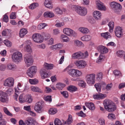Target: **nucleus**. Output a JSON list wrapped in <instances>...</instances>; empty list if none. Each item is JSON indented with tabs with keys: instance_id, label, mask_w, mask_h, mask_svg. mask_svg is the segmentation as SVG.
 I'll list each match as a JSON object with an SVG mask.
<instances>
[{
	"instance_id": "1",
	"label": "nucleus",
	"mask_w": 125,
	"mask_h": 125,
	"mask_svg": "<svg viewBox=\"0 0 125 125\" xmlns=\"http://www.w3.org/2000/svg\"><path fill=\"white\" fill-rule=\"evenodd\" d=\"M66 70L69 75L74 78L81 76L82 74V72L77 69H72L68 70V67H67Z\"/></svg>"
},
{
	"instance_id": "2",
	"label": "nucleus",
	"mask_w": 125,
	"mask_h": 125,
	"mask_svg": "<svg viewBox=\"0 0 125 125\" xmlns=\"http://www.w3.org/2000/svg\"><path fill=\"white\" fill-rule=\"evenodd\" d=\"M103 104L105 109H116L115 104L109 99L104 100Z\"/></svg>"
},
{
	"instance_id": "3",
	"label": "nucleus",
	"mask_w": 125,
	"mask_h": 125,
	"mask_svg": "<svg viewBox=\"0 0 125 125\" xmlns=\"http://www.w3.org/2000/svg\"><path fill=\"white\" fill-rule=\"evenodd\" d=\"M13 61L18 63L21 62L22 60V53L20 52H17L14 53L12 56Z\"/></svg>"
},
{
	"instance_id": "4",
	"label": "nucleus",
	"mask_w": 125,
	"mask_h": 125,
	"mask_svg": "<svg viewBox=\"0 0 125 125\" xmlns=\"http://www.w3.org/2000/svg\"><path fill=\"white\" fill-rule=\"evenodd\" d=\"M95 74L94 73L86 74L85 79L87 83L90 85L94 84L95 83Z\"/></svg>"
},
{
	"instance_id": "5",
	"label": "nucleus",
	"mask_w": 125,
	"mask_h": 125,
	"mask_svg": "<svg viewBox=\"0 0 125 125\" xmlns=\"http://www.w3.org/2000/svg\"><path fill=\"white\" fill-rule=\"evenodd\" d=\"M110 6L114 11L117 14L119 13L122 9L121 6L120 4L114 2H112Z\"/></svg>"
},
{
	"instance_id": "6",
	"label": "nucleus",
	"mask_w": 125,
	"mask_h": 125,
	"mask_svg": "<svg viewBox=\"0 0 125 125\" xmlns=\"http://www.w3.org/2000/svg\"><path fill=\"white\" fill-rule=\"evenodd\" d=\"M24 60L26 66L28 67L31 65L33 62L32 56L30 54L25 55Z\"/></svg>"
},
{
	"instance_id": "7",
	"label": "nucleus",
	"mask_w": 125,
	"mask_h": 125,
	"mask_svg": "<svg viewBox=\"0 0 125 125\" xmlns=\"http://www.w3.org/2000/svg\"><path fill=\"white\" fill-rule=\"evenodd\" d=\"M75 11L79 15L84 16L87 13V9L84 7L78 6L75 8Z\"/></svg>"
},
{
	"instance_id": "8",
	"label": "nucleus",
	"mask_w": 125,
	"mask_h": 125,
	"mask_svg": "<svg viewBox=\"0 0 125 125\" xmlns=\"http://www.w3.org/2000/svg\"><path fill=\"white\" fill-rule=\"evenodd\" d=\"M14 79L11 77H9L6 79L4 82L3 85L5 86L9 87H13L14 83Z\"/></svg>"
},
{
	"instance_id": "9",
	"label": "nucleus",
	"mask_w": 125,
	"mask_h": 125,
	"mask_svg": "<svg viewBox=\"0 0 125 125\" xmlns=\"http://www.w3.org/2000/svg\"><path fill=\"white\" fill-rule=\"evenodd\" d=\"M32 38L34 41L37 43H41L43 41L42 36L40 34H34L32 36Z\"/></svg>"
},
{
	"instance_id": "10",
	"label": "nucleus",
	"mask_w": 125,
	"mask_h": 125,
	"mask_svg": "<svg viewBox=\"0 0 125 125\" xmlns=\"http://www.w3.org/2000/svg\"><path fill=\"white\" fill-rule=\"evenodd\" d=\"M76 66L79 69H83L85 67L86 65V62L83 60H76L74 62Z\"/></svg>"
},
{
	"instance_id": "11",
	"label": "nucleus",
	"mask_w": 125,
	"mask_h": 125,
	"mask_svg": "<svg viewBox=\"0 0 125 125\" xmlns=\"http://www.w3.org/2000/svg\"><path fill=\"white\" fill-rule=\"evenodd\" d=\"M114 32L115 35L118 38H121L123 36V30L119 26H117L115 28Z\"/></svg>"
},
{
	"instance_id": "12",
	"label": "nucleus",
	"mask_w": 125,
	"mask_h": 125,
	"mask_svg": "<svg viewBox=\"0 0 125 125\" xmlns=\"http://www.w3.org/2000/svg\"><path fill=\"white\" fill-rule=\"evenodd\" d=\"M36 66H32L30 67L27 72L28 75L30 77H32L34 74L36 73Z\"/></svg>"
},
{
	"instance_id": "13",
	"label": "nucleus",
	"mask_w": 125,
	"mask_h": 125,
	"mask_svg": "<svg viewBox=\"0 0 125 125\" xmlns=\"http://www.w3.org/2000/svg\"><path fill=\"white\" fill-rule=\"evenodd\" d=\"M8 100V96L6 94L2 91H0V101L4 103L7 102Z\"/></svg>"
},
{
	"instance_id": "14",
	"label": "nucleus",
	"mask_w": 125,
	"mask_h": 125,
	"mask_svg": "<svg viewBox=\"0 0 125 125\" xmlns=\"http://www.w3.org/2000/svg\"><path fill=\"white\" fill-rule=\"evenodd\" d=\"M46 70L45 67H43L40 71L41 76L43 79L45 78L48 77V74L46 72Z\"/></svg>"
},
{
	"instance_id": "15",
	"label": "nucleus",
	"mask_w": 125,
	"mask_h": 125,
	"mask_svg": "<svg viewBox=\"0 0 125 125\" xmlns=\"http://www.w3.org/2000/svg\"><path fill=\"white\" fill-rule=\"evenodd\" d=\"M96 3L98 9L102 10H105L106 9L103 3L99 0H96Z\"/></svg>"
},
{
	"instance_id": "16",
	"label": "nucleus",
	"mask_w": 125,
	"mask_h": 125,
	"mask_svg": "<svg viewBox=\"0 0 125 125\" xmlns=\"http://www.w3.org/2000/svg\"><path fill=\"white\" fill-rule=\"evenodd\" d=\"M98 51L101 54L105 53L108 52V49L105 47L103 45H100L97 47Z\"/></svg>"
},
{
	"instance_id": "17",
	"label": "nucleus",
	"mask_w": 125,
	"mask_h": 125,
	"mask_svg": "<svg viewBox=\"0 0 125 125\" xmlns=\"http://www.w3.org/2000/svg\"><path fill=\"white\" fill-rule=\"evenodd\" d=\"M34 120L33 118L28 117L25 121V123L27 125H35Z\"/></svg>"
},
{
	"instance_id": "18",
	"label": "nucleus",
	"mask_w": 125,
	"mask_h": 125,
	"mask_svg": "<svg viewBox=\"0 0 125 125\" xmlns=\"http://www.w3.org/2000/svg\"><path fill=\"white\" fill-rule=\"evenodd\" d=\"M30 41H26L24 43L26 46L24 48V50L25 51L31 52H32V50L30 46Z\"/></svg>"
},
{
	"instance_id": "19",
	"label": "nucleus",
	"mask_w": 125,
	"mask_h": 125,
	"mask_svg": "<svg viewBox=\"0 0 125 125\" xmlns=\"http://www.w3.org/2000/svg\"><path fill=\"white\" fill-rule=\"evenodd\" d=\"M82 52L79 51L73 53L72 55V58L74 59L79 60L82 59Z\"/></svg>"
},
{
	"instance_id": "20",
	"label": "nucleus",
	"mask_w": 125,
	"mask_h": 125,
	"mask_svg": "<svg viewBox=\"0 0 125 125\" xmlns=\"http://www.w3.org/2000/svg\"><path fill=\"white\" fill-rule=\"evenodd\" d=\"M93 16L96 20H100L101 19L102 14L100 12L98 11H95L93 13Z\"/></svg>"
},
{
	"instance_id": "21",
	"label": "nucleus",
	"mask_w": 125,
	"mask_h": 125,
	"mask_svg": "<svg viewBox=\"0 0 125 125\" xmlns=\"http://www.w3.org/2000/svg\"><path fill=\"white\" fill-rule=\"evenodd\" d=\"M106 96V95L105 94L99 93L94 95L93 97L94 99L100 100L104 98Z\"/></svg>"
},
{
	"instance_id": "22",
	"label": "nucleus",
	"mask_w": 125,
	"mask_h": 125,
	"mask_svg": "<svg viewBox=\"0 0 125 125\" xmlns=\"http://www.w3.org/2000/svg\"><path fill=\"white\" fill-rule=\"evenodd\" d=\"M52 0H45L44 2V4L46 7L51 9L52 8Z\"/></svg>"
},
{
	"instance_id": "23",
	"label": "nucleus",
	"mask_w": 125,
	"mask_h": 125,
	"mask_svg": "<svg viewBox=\"0 0 125 125\" xmlns=\"http://www.w3.org/2000/svg\"><path fill=\"white\" fill-rule=\"evenodd\" d=\"M78 30L83 34H87L90 32L89 30L86 27H80L79 28Z\"/></svg>"
},
{
	"instance_id": "24",
	"label": "nucleus",
	"mask_w": 125,
	"mask_h": 125,
	"mask_svg": "<svg viewBox=\"0 0 125 125\" xmlns=\"http://www.w3.org/2000/svg\"><path fill=\"white\" fill-rule=\"evenodd\" d=\"M25 102L28 103H30L32 102L33 101V99L32 96L30 94H25Z\"/></svg>"
},
{
	"instance_id": "25",
	"label": "nucleus",
	"mask_w": 125,
	"mask_h": 125,
	"mask_svg": "<svg viewBox=\"0 0 125 125\" xmlns=\"http://www.w3.org/2000/svg\"><path fill=\"white\" fill-rule=\"evenodd\" d=\"M7 68L8 70H14L17 69V66L14 64L9 63L7 65Z\"/></svg>"
},
{
	"instance_id": "26",
	"label": "nucleus",
	"mask_w": 125,
	"mask_h": 125,
	"mask_svg": "<svg viewBox=\"0 0 125 125\" xmlns=\"http://www.w3.org/2000/svg\"><path fill=\"white\" fill-rule=\"evenodd\" d=\"M43 15L45 18L48 17L52 18L54 17V14L52 12L48 11L44 12Z\"/></svg>"
},
{
	"instance_id": "27",
	"label": "nucleus",
	"mask_w": 125,
	"mask_h": 125,
	"mask_svg": "<svg viewBox=\"0 0 125 125\" xmlns=\"http://www.w3.org/2000/svg\"><path fill=\"white\" fill-rule=\"evenodd\" d=\"M114 22L113 21H110L108 24V25L109 28V31L111 33L113 31L114 27Z\"/></svg>"
},
{
	"instance_id": "28",
	"label": "nucleus",
	"mask_w": 125,
	"mask_h": 125,
	"mask_svg": "<svg viewBox=\"0 0 125 125\" xmlns=\"http://www.w3.org/2000/svg\"><path fill=\"white\" fill-rule=\"evenodd\" d=\"M67 89L68 90L71 92H75L77 90V87L74 86L72 85L68 87Z\"/></svg>"
},
{
	"instance_id": "29",
	"label": "nucleus",
	"mask_w": 125,
	"mask_h": 125,
	"mask_svg": "<svg viewBox=\"0 0 125 125\" xmlns=\"http://www.w3.org/2000/svg\"><path fill=\"white\" fill-rule=\"evenodd\" d=\"M85 105L89 109H95V106L93 103H89L86 102L85 103Z\"/></svg>"
},
{
	"instance_id": "30",
	"label": "nucleus",
	"mask_w": 125,
	"mask_h": 125,
	"mask_svg": "<svg viewBox=\"0 0 125 125\" xmlns=\"http://www.w3.org/2000/svg\"><path fill=\"white\" fill-rule=\"evenodd\" d=\"M25 94L23 93L21 94L19 98V102L21 103H24L25 102Z\"/></svg>"
},
{
	"instance_id": "31",
	"label": "nucleus",
	"mask_w": 125,
	"mask_h": 125,
	"mask_svg": "<svg viewBox=\"0 0 125 125\" xmlns=\"http://www.w3.org/2000/svg\"><path fill=\"white\" fill-rule=\"evenodd\" d=\"M43 109V106L39 102L36 103L35 105L34 109Z\"/></svg>"
},
{
	"instance_id": "32",
	"label": "nucleus",
	"mask_w": 125,
	"mask_h": 125,
	"mask_svg": "<svg viewBox=\"0 0 125 125\" xmlns=\"http://www.w3.org/2000/svg\"><path fill=\"white\" fill-rule=\"evenodd\" d=\"M101 35L106 39L110 38L111 37L110 33L108 32L101 33Z\"/></svg>"
},
{
	"instance_id": "33",
	"label": "nucleus",
	"mask_w": 125,
	"mask_h": 125,
	"mask_svg": "<svg viewBox=\"0 0 125 125\" xmlns=\"http://www.w3.org/2000/svg\"><path fill=\"white\" fill-rule=\"evenodd\" d=\"M27 30L23 28L21 29L20 32V37L21 38L23 37L27 33Z\"/></svg>"
},
{
	"instance_id": "34",
	"label": "nucleus",
	"mask_w": 125,
	"mask_h": 125,
	"mask_svg": "<svg viewBox=\"0 0 125 125\" xmlns=\"http://www.w3.org/2000/svg\"><path fill=\"white\" fill-rule=\"evenodd\" d=\"M91 37L89 35L84 36L81 38L82 40L86 41H89L91 39Z\"/></svg>"
},
{
	"instance_id": "35",
	"label": "nucleus",
	"mask_w": 125,
	"mask_h": 125,
	"mask_svg": "<svg viewBox=\"0 0 125 125\" xmlns=\"http://www.w3.org/2000/svg\"><path fill=\"white\" fill-rule=\"evenodd\" d=\"M43 67H44L47 70L52 69L54 67L53 65L52 64H49L46 63H44Z\"/></svg>"
},
{
	"instance_id": "36",
	"label": "nucleus",
	"mask_w": 125,
	"mask_h": 125,
	"mask_svg": "<svg viewBox=\"0 0 125 125\" xmlns=\"http://www.w3.org/2000/svg\"><path fill=\"white\" fill-rule=\"evenodd\" d=\"M65 86V84L62 83H59L56 85L57 88L59 90H62Z\"/></svg>"
},
{
	"instance_id": "37",
	"label": "nucleus",
	"mask_w": 125,
	"mask_h": 125,
	"mask_svg": "<svg viewBox=\"0 0 125 125\" xmlns=\"http://www.w3.org/2000/svg\"><path fill=\"white\" fill-rule=\"evenodd\" d=\"M31 89L32 91L35 92L41 93L42 92L41 90L39 88L37 87L32 86L31 87Z\"/></svg>"
},
{
	"instance_id": "38",
	"label": "nucleus",
	"mask_w": 125,
	"mask_h": 125,
	"mask_svg": "<svg viewBox=\"0 0 125 125\" xmlns=\"http://www.w3.org/2000/svg\"><path fill=\"white\" fill-rule=\"evenodd\" d=\"M53 49L57 50L61 48L62 47V45L61 43H58L52 46Z\"/></svg>"
},
{
	"instance_id": "39",
	"label": "nucleus",
	"mask_w": 125,
	"mask_h": 125,
	"mask_svg": "<svg viewBox=\"0 0 125 125\" xmlns=\"http://www.w3.org/2000/svg\"><path fill=\"white\" fill-rule=\"evenodd\" d=\"M73 121L72 116L71 115H69L68 118L66 121L65 122V123L66 124H70Z\"/></svg>"
},
{
	"instance_id": "40",
	"label": "nucleus",
	"mask_w": 125,
	"mask_h": 125,
	"mask_svg": "<svg viewBox=\"0 0 125 125\" xmlns=\"http://www.w3.org/2000/svg\"><path fill=\"white\" fill-rule=\"evenodd\" d=\"M30 83L31 84H35L38 83V80L36 79H29Z\"/></svg>"
},
{
	"instance_id": "41",
	"label": "nucleus",
	"mask_w": 125,
	"mask_h": 125,
	"mask_svg": "<svg viewBox=\"0 0 125 125\" xmlns=\"http://www.w3.org/2000/svg\"><path fill=\"white\" fill-rule=\"evenodd\" d=\"M22 90L21 85L20 83H19L17 87L14 88L15 91L16 92V91H21V90Z\"/></svg>"
},
{
	"instance_id": "42",
	"label": "nucleus",
	"mask_w": 125,
	"mask_h": 125,
	"mask_svg": "<svg viewBox=\"0 0 125 125\" xmlns=\"http://www.w3.org/2000/svg\"><path fill=\"white\" fill-rule=\"evenodd\" d=\"M61 38L63 41L65 42H68L69 41V39L68 37L64 35H62L61 36Z\"/></svg>"
},
{
	"instance_id": "43",
	"label": "nucleus",
	"mask_w": 125,
	"mask_h": 125,
	"mask_svg": "<svg viewBox=\"0 0 125 125\" xmlns=\"http://www.w3.org/2000/svg\"><path fill=\"white\" fill-rule=\"evenodd\" d=\"M55 125H63L61 121L58 118L56 119L54 121Z\"/></svg>"
},
{
	"instance_id": "44",
	"label": "nucleus",
	"mask_w": 125,
	"mask_h": 125,
	"mask_svg": "<svg viewBox=\"0 0 125 125\" xmlns=\"http://www.w3.org/2000/svg\"><path fill=\"white\" fill-rule=\"evenodd\" d=\"M105 57L102 54H101L98 59L96 61L97 63H99L102 61V60Z\"/></svg>"
},
{
	"instance_id": "45",
	"label": "nucleus",
	"mask_w": 125,
	"mask_h": 125,
	"mask_svg": "<svg viewBox=\"0 0 125 125\" xmlns=\"http://www.w3.org/2000/svg\"><path fill=\"white\" fill-rule=\"evenodd\" d=\"M38 6V3H33L29 6V8L31 9H33Z\"/></svg>"
},
{
	"instance_id": "46",
	"label": "nucleus",
	"mask_w": 125,
	"mask_h": 125,
	"mask_svg": "<svg viewBox=\"0 0 125 125\" xmlns=\"http://www.w3.org/2000/svg\"><path fill=\"white\" fill-rule=\"evenodd\" d=\"M124 53L125 52L123 51H119L117 52V55L120 57L123 56Z\"/></svg>"
},
{
	"instance_id": "47",
	"label": "nucleus",
	"mask_w": 125,
	"mask_h": 125,
	"mask_svg": "<svg viewBox=\"0 0 125 125\" xmlns=\"http://www.w3.org/2000/svg\"><path fill=\"white\" fill-rule=\"evenodd\" d=\"M103 77V73H102L100 72L97 74L96 79L98 80H100L102 79Z\"/></svg>"
},
{
	"instance_id": "48",
	"label": "nucleus",
	"mask_w": 125,
	"mask_h": 125,
	"mask_svg": "<svg viewBox=\"0 0 125 125\" xmlns=\"http://www.w3.org/2000/svg\"><path fill=\"white\" fill-rule=\"evenodd\" d=\"M44 100L47 102L51 103L52 102V99L51 96L50 95L48 96L44 97Z\"/></svg>"
},
{
	"instance_id": "49",
	"label": "nucleus",
	"mask_w": 125,
	"mask_h": 125,
	"mask_svg": "<svg viewBox=\"0 0 125 125\" xmlns=\"http://www.w3.org/2000/svg\"><path fill=\"white\" fill-rule=\"evenodd\" d=\"M69 34H68V36H74L76 35V33L72 30L70 29V30L69 32Z\"/></svg>"
},
{
	"instance_id": "50",
	"label": "nucleus",
	"mask_w": 125,
	"mask_h": 125,
	"mask_svg": "<svg viewBox=\"0 0 125 125\" xmlns=\"http://www.w3.org/2000/svg\"><path fill=\"white\" fill-rule=\"evenodd\" d=\"M70 29V28H66L64 29L63 30L64 33L68 36V34H70L69 32Z\"/></svg>"
},
{
	"instance_id": "51",
	"label": "nucleus",
	"mask_w": 125,
	"mask_h": 125,
	"mask_svg": "<svg viewBox=\"0 0 125 125\" xmlns=\"http://www.w3.org/2000/svg\"><path fill=\"white\" fill-rule=\"evenodd\" d=\"M55 12L58 14H61L62 13V10L60 8H58L55 9Z\"/></svg>"
},
{
	"instance_id": "52",
	"label": "nucleus",
	"mask_w": 125,
	"mask_h": 125,
	"mask_svg": "<svg viewBox=\"0 0 125 125\" xmlns=\"http://www.w3.org/2000/svg\"><path fill=\"white\" fill-rule=\"evenodd\" d=\"M4 43L8 47H10L11 45V43L8 40H4Z\"/></svg>"
},
{
	"instance_id": "53",
	"label": "nucleus",
	"mask_w": 125,
	"mask_h": 125,
	"mask_svg": "<svg viewBox=\"0 0 125 125\" xmlns=\"http://www.w3.org/2000/svg\"><path fill=\"white\" fill-rule=\"evenodd\" d=\"M46 26L45 24L42 23L39 24L38 26V29L39 30H41L43 29Z\"/></svg>"
},
{
	"instance_id": "54",
	"label": "nucleus",
	"mask_w": 125,
	"mask_h": 125,
	"mask_svg": "<svg viewBox=\"0 0 125 125\" xmlns=\"http://www.w3.org/2000/svg\"><path fill=\"white\" fill-rule=\"evenodd\" d=\"M27 110L28 112L27 113L29 114L30 115L32 116H35L36 115V114L31 111V110Z\"/></svg>"
},
{
	"instance_id": "55",
	"label": "nucleus",
	"mask_w": 125,
	"mask_h": 125,
	"mask_svg": "<svg viewBox=\"0 0 125 125\" xmlns=\"http://www.w3.org/2000/svg\"><path fill=\"white\" fill-rule=\"evenodd\" d=\"M82 59L85 58L87 57L88 56V53L87 51H86L84 53L82 52Z\"/></svg>"
},
{
	"instance_id": "56",
	"label": "nucleus",
	"mask_w": 125,
	"mask_h": 125,
	"mask_svg": "<svg viewBox=\"0 0 125 125\" xmlns=\"http://www.w3.org/2000/svg\"><path fill=\"white\" fill-rule=\"evenodd\" d=\"M61 94L65 98H67L68 96V92L66 91H64L61 92Z\"/></svg>"
},
{
	"instance_id": "57",
	"label": "nucleus",
	"mask_w": 125,
	"mask_h": 125,
	"mask_svg": "<svg viewBox=\"0 0 125 125\" xmlns=\"http://www.w3.org/2000/svg\"><path fill=\"white\" fill-rule=\"evenodd\" d=\"M113 73L116 76H120L121 75V73L119 71H118L115 70L114 71Z\"/></svg>"
},
{
	"instance_id": "58",
	"label": "nucleus",
	"mask_w": 125,
	"mask_h": 125,
	"mask_svg": "<svg viewBox=\"0 0 125 125\" xmlns=\"http://www.w3.org/2000/svg\"><path fill=\"white\" fill-rule=\"evenodd\" d=\"M98 122L101 125H105V121L104 119L101 118L98 120Z\"/></svg>"
},
{
	"instance_id": "59",
	"label": "nucleus",
	"mask_w": 125,
	"mask_h": 125,
	"mask_svg": "<svg viewBox=\"0 0 125 125\" xmlns=\"http://www.w3.org/2000/svg\"><path fill=\"white\" fill-rule=\"evenodd\" d=\"M60 33L59 30L57 29H55L53 30V33L54 35H57Z\"/></svg>"
},
{
	"instance_id": "60",
	"label": "nucleus",
	"mask_w": 125,
	"mask_h": 125,
	"mask_svg": "<svg viewBox=\"0 0 125 125\" xmlns=\"http://www.w3.org/2000/svg\"><path fill=\"white\" fill-rule=\"evenodd\" d=\"M6 94L10 95L13 92V89L11 88H9L6 91Z\"/></svg>"
},
{
	"instance_id": "61",
	"label": "nucleus",
	"mask_w": 125,
	"mask_h": 125,
	"mask_svg": "<svg viewBox=\"0 0 125 125\" xmlns=\"http://www.w3.org/2000/svg\"><path fill=\"white\" fill-rule=\"evenodd\" d=\"M16 92H15V94L13 96V97L15 100H17V98L19 94V91H16Z\"/></svg>"
},
{
	"instance_id": "62",
	"label": "nucleus",
	"mask_w": 125,
	"mask_h": 125,
	"mask_svg": "<svg viewBox=\"0 0 125 125\" xmlns=\"http://www.w3.org/2000/svg\"><path fill=\"white\" fill-rule=\"evenodd\" d=\"M6 68V66L4 64L0 65V70L2 71H5Z\"/></svg>"
},
{
	"instance_id": "63",
	"label": "nucleus",
	"mask_w": 125,
	"mask_h": 125,
	"mask_svg": "<svg viewBox=\"0 0 125 125\" xmlns=\"http://www.w3.org/2000/svg\"><path fill=\"white\" fill-rule=\"evenodd\" d=\"M64 25L63 22H58L57 23L55 24V26L58 27H60L63 26Z\"/></svg>"
},
{
	"instance_id": "64",
	"label": "nucleus",
	"mask_w": 125,
	"mask_h": 125,
	"mask_svg": "<svg viewBox=\"0 0 125 125\" xmlns=\"http://www.w3.org/2000/svg\"><path fill=\"white\" fill-rule=\"evenodd\" d=\"M48 112L50 114L54 115L57 112V110H49Z\"/></svg>"
}]
</instances>
